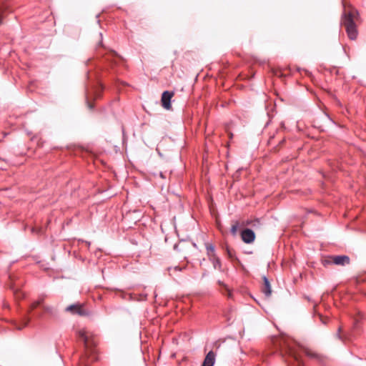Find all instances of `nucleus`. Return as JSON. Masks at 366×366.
<instances>
[{"label":"nucleus","mask_w":366,"mask_h":366,"mask_svg":"<svg viewBox=\"0 0 366 366\" xmlns=\"http://www.w3.org/2000/svg\"><path fill=\"white\" fill-rule=\"evenodd\" d=\"M99 36H100V41H99V45L102 46V33H99Z\"/></svg>","instance_id":"21"},{"label":"nucleus","mask_w":366,"mask_h":366,"mask_svg":"<svg viewBox=\"0 0 366 366\" xmlns=\"http://www.w3.org/2000/svg\"><path fill=\"white\" fill-rule=\"evenodd\" d=\"M95 97L97 98L99 97V94L97 92H95Z\"/></svg>","instance_id":"24"},{"label":"nucleus","mask_w":366,"mask_h":366,"mask_svg":"<svg viewBox=\"0 0 366 366\" xmlns=\"http://www.w3.org/2000/svg\"><path fill=\"white\" fill-rule=\"evenodd\" d=\"M238 227H239V223L237 222H236L234 224H232L231 229H230V232L233 236H235L237 234Z\"/></svg>","instance_id":"15"},{"label":"nucleus","mask_w":366,"mask_h":366,"mask_svg":"<svg viewBox=\"0 0 366 366\" xmlns=\"http://www.w3.org/2000/svg\"><path fill=\"white\" fill-rule=\"evenodd\" d=\"M174 96V92H169V91H164L162 94V99H161V102H162V107L165 109H170L172 106H171V99Z\"/></svg>","instance_id":"4"},{"label":"nucleus","mask_w":366,"mask_h":366,"mask_svg":"<svg viewBox=\"0 0 366 366\" xmlns=\"http://www.w3.org/2000/svg\"><path fill=\"white\" fill-rule=\"evenodd\" d=\"M86 103H87V106H88V107L89 108V109H93V107H94V106H93V104H91V103L89 102V99H87V102H86Z\"/></svg>","instance_id":"19"},{"label":"nucleus","mask_w":366,"mask_h":366,"mask_svg":"<svg viewBox=\"0 0 366 366\" xmlns=\"http://www.w3.org/2000/svg\"><path fill=\"white\" fill-rule=\"evenodd\" d=\"M37 317H38L39 318H40V317H42V315L39 313V314H38V315H37Z\"/></svg>","instance_id":"25"},{"label":"nucleus","mask_w":366,"mask_h":366,"mask_svg":"<svg viewBox=\"0 0 366 366\" xmlns=\"http://www.w3.org/2000/svg\"><path fill=\"white\" fill-rule=\"evenodd\" d=\"M216 360V354L214 351H209L205 356L201 366H214Z\"/></svg>","instance_id":"6"},{"label":"nucleus","mask_w":366,"mask_h":366,"mask_svg":"<svg viewBox=\"0 0 366 366\" xmlns=\"http://www.w3.org/2000/svg\"><path fill=\"white\" fill-rule=\"evenodd\" d=\"M36 302H40V305H42L43 302H44V297H40L37 300Z\"/></svg>","instance_id":"20"},{"label":"nucleus","mask_w":366,"mask_h":366,"mask_svg":"<svg viewBox=\"0 0 366 366\" xmlns=\"http://www.w3.org/2000/svg\"><path fill=\"white\" fill-rule=\"evenodd\" d=\"M305 352L307 356L311 357V358H316V359H318L320 357L319 355L315 353V352H313L307 349H306L305 350Z\"/></svg>","instance_id":"14"},{"label":"nucleus","mask_w":366,"mask_h":366,"mask_svg":"<svg viewBox=\"0 0 366 366\" xmlns=\"http://www.w3.org/2000/svg\"><path fill=\"white\" fill-rule=\"evenodd\" d=\"M341 331H342V328H341V327H340L338 328V330H337V332L336 335H335L336 337L340 339V340H342V336L340 334Z\"/></svg>","instance_id":"17"},{"label":"nucleus","mask_w":366,"mask_h":366,"mask_svg":"<svg viewBox=\"0 0 366 366\" xmlns=\"http://www.w3.org/2000/svg\"><path fill=\"white\" fill-rule=\"evenodd\" d=\"M159 176H160L162 178H163V179H164V178H165V177H164V174H163L162 172H160V173H159Z\"/></svg>","instance_id":"23"},{"label":"nucleus","mask_w":366,"mask_h":366,"mask_svg":"<svg viewBox=\"0 0 366 366\" xmlns=\"http://www.w3.org/2000/svg\"><path fill=\"white\" fill-rule=\"evenodd\" d=\"M43 309L44 310L48 313L49 315H50L51 316H56V314H57V312L56 310V309L54 307H53L52 306H49V305H44L43 306Z\"/></svg>","instance_id":"10"},{"label":"nucleus","mask_w":366,"mask_h":366,"mask_svg":"<svg viewBox=\"0 0 366 366\" xmlns=\"http://www.w3.org/2000/svg\"><path fill=\"white\" fill-rule=\"evenodd\" d=\"M29 322V320L24 323V326H26Z\"/></svg>","instance_id":"26"},{"label":"nucleus","mask_w":366,"mask_h":366,"mask_svg":"<svg viewBox=\"0 0 366 366\" xmlns=\"http://www.w3.org/2000/svg\"><path fill=\"white\" fill-rule=\"evenodd\" d=\"M320 320L323 324H327V320L324 318L322 315L320 316Z\"/></svg>","instance_id":"18"},{"label":"nucleus","mask_w":366,"mask_h":366,"mask_svg":"<svg viewBox=\"0 0 366 366\" xmlns=\"http://www.w3.org/2000/svg\"><path fill=\"white\" fill-rule=\"evenodd\" d=\"M263 286L262 292L266 297H269L272 293L271 285L268 278L266 276H263Z\"/></svg>","instance_id":"7"},{"label":"nucleus","mask_w":366,"mask_h":366,"mask_svg":"<svg viewBox=\"0 0 366 366\" xmlns=\"http://www.w3.org/2000/svg\"><path fill=\"white\" fill-rule=\"evenodd\" d=\"M79 337L80 340L84 342L85 347H89L88 337L86 336L85 331H79Z\"/></svg>","instance_id":"11"},{"label":"nucleus","mask_w":366,"mask_h":366,"mask_svg":"<svg viewBox=\"0 0 366 366\" xmlns=\"http://www.w3.org/2000/svg\"><path fill=\"white\" fill-rule=\"evenodd\" d=\"M218 284L221 286H224V287H226V285L220 280L218 281Z\"/></svg>","instance_id":"22"},{"label":"nucleus","mask_w":366,"mask_h":366,"mask_svg":"<svg viewBox=\"0 0 366 366\" xmlns=\"http://www.w3.org/2000/svg\"><path fill=\"white\" fill-rule=\"evenodd\" d=\"M39 306H40V302L34 301V302H32V303L31 304V306H30V307H31V310H34V309H35L36 307H39Z\"/></svg>","instance_id":"16"},{"label":"nucleus","mask_w":366,"mask_h":366,"mask_svg":"<svg viewBox=\"0 0 366 366\" xmlns=\"http://www.w3.org/2000/svg\"><path fill=\"white\" fill-rule=\"evenodd\" d=\"M209 259L212 262L214 269H218L219 270L222 269L220 259L216 255V254H212V255H209Z\"/></svg>","instance_id":"9"},{"label":"nucleus","mask_w":366,"mask_h":366,"mask_svg":"<svg viewBox=\"0 0 366 366\" xmlns=\"http://www.w3.org/2000/svg\"><path fill=\"white\" fill-rule=\"evenodd\" d=\"M350 263V257L347 255L330 256L328 259L325 260V264H334L336 265L345 266Z\"/></svg>","instance_id":"2"},{"label":"nucleus","mask_w":366,"mask_h":366,"mask_svg":"<svg viewBox=\"0 0 366 366\" xmlns=\"http://www.w3.org/2000/svg\"><path fill=\"white\" fill-rule=\"evenodd\" d=\"M65 311L79 316H88L89 315V312L80 304L71 305L66 307Z\"/></svg>","instance_id":"3"},{"label":"nucleus","mask_w":366,"mask_h":366,"mask_svg":"<svg viewBox=\"0 0 366 366\" xmlns=\"http://www.w3.org/2000/svg\"><path fill=\"white\" fill-rule=\"evenodd\" d=\"M206 250L208 257H209V255H212V254H215V248L212 244H206Z\"/></svg>","instance_id":"12"},{"label":"nucleus","mask_w":366,"mask_h":366,"mask_svg":"<svg viewBox=\"0 0 366 366\" xmlns=\"http://www.w3.org/2000/svg\"><path fill=\"white\" fill-rule=\"evenodd\" d=\"M9 10V5L6 0H0V26L3 24L4 12Z\"/></svg>","instance_id":"8"},{"label":"nucleus","mask_w":366,"mask_h":366,"mask_svg":"<svg viewBox=\"0 0 366 366\" xmlns=\"http://www.w3.org/2000/svg\"><path fill=\"white\" fill-rule=\"evenodd\" d=\"M241 237L244 243L250 244L254 241L255 233L251 229H244L241 232Z\"/></svg>","instance_id":"5"},{"label":"nucleus","mask_w":366,"mask_h":366,"mask_svg":"<svg viewBox=\"0 0 366 366\" xmlns=\"http://www.w3.org/2000/svg\"><path fill=\"white\" fill-rule=\"evenodd\" d=\"M226 252H227V254L228 257H229V259H231L232 260H233V259H237V258L236 257V256H235V252H234L233 249H230L229 247H227V248H226Z\"/></svg>","instance_id":"13"},{"label":"nucleus","mask_w":366,"mask_h":366,"mask_svg":"<svg viewBox=\"0 0 366 366\" xmlns=\"http://www.w3.org/2000/svg\"><path fill=\"white\" fill-rule=\"evenodd\" d=\"M359 17L358 11L352 7H345L342 16L341 24L345 27L348 37L355 40L357 36L355 21Z\"/></svg>","instance_id":"1"}]
</instances>
